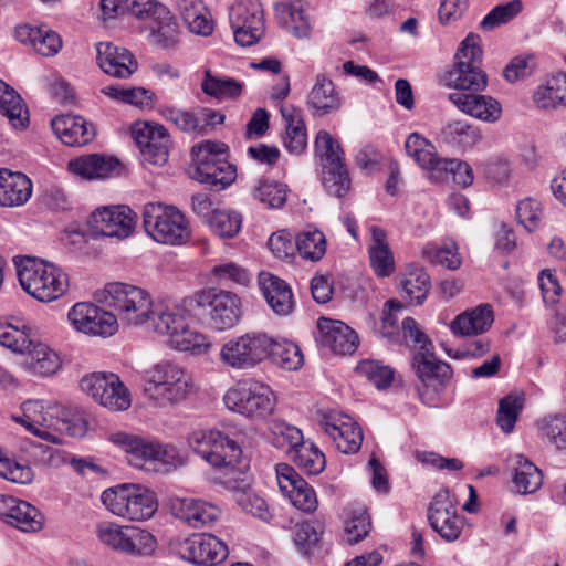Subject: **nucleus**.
Wrapping results in <instances>:
<instances>
[{
  "label": "nucleus",
  "mask_w": 566,
  "mask_h": 566,
  "mask_svg": "<svg viewBox=\"0 0 566 566\" xmlns=\"http://www.w3.org/2000/svg\"><path fill=\"white\" fill-rule=\"evenodd\" d=\"M482 91L452 92L448 99L463 114L485 123H495L502 115V107L497 99L481 94Z\"/></svg>",
  "instance_id": "22"
},
{
  "label": "nucleus",
  "mask_w": 566,
  "mask_h": 566,
  "mask_svg": "<svg viewBox=\"0 0 566 566\" xmlns=\"http://www.w3.org/2000/svg\"><path fill=\"white\" fill-rule=\"evenodd\" d=\"M51 126L56 137L72 147L87 145L96 135L93 124L82 116H56L52 119Z\"/></svg>",
  "instance_id": "27"
},
{
  "label": "nucleus",
  "mask_w": 566,
  "mask_h": 566,
  "mask_svg": "<svg viewBox=\"0 0 566 566\" xmlns=\"http://www.w3.org/2000/svg\"><path fill=\"white\" fill-rule=\"evenodd\" d=\"M157 548L156 537L147 530L132 525L124 554L135 557H147Z\"/></svg>",
  "instance_id": "56"
},
{
  "label": "nucleus",
  "mask_w": 566,
  "mask_h": 566,
  "mask_svg": "<svg viewBox=\"0 0 566 566\" xmlns=\"http://www.w3.org/2000/svg\"><path fill=\"white\" fill-rule=\"evenodd\" d=\"M523 9L521 0H512L493 8L480 22L482 30H493L501 24L507 23L515 18Z\"/></svg>",
  "instance_id": "63"
},
{
  "label": "nucleus",
  "mask_w": 566,
  "mask_h": 566,
  "mask_svg": "<svg viewBox=\"0 0 566 566\" xmlns=\"http://www.w3.org/2000/svg\"><path fill=\"white\" fill-rule=\"evenodd\" d=\"M252 195L264 206L279 209L286 201L287 186L274 180H261L252 190Z\"/></svg>",
  "instance_id": "55"
},
{
  "label": "nucleus",
  "mask_w": 566,
  "mask_h": 566,
  "mask_svg": "<svg viewBox=\"0 0 566 566\" xmlns=\"http://www.w3.org/2000/svg\"><path fill=\"white\" fill-rule=\"evenodd\" d=\"M428 520L432 528L447 542L459 538L463 521L457 514L455 502L448 490L439 491L428 509Z\"/></svg>",
  "instance_id": "19"
},
{
  "label": "nucleus",
  "mask_w": 566,
  "mask_h": 566,
  "mask_svg": "<svg viewBox=\"0 0 566 566\" xmlns=\"http://www.w3.org/2000/svg\"><path fill=\"white\" fill-rule=\"evenodd\" d=\"M185 460L184 453L175 446H161L157 442L156 457L154 458V464L150 470L155 473H167L181 467Z\"/></svg>",
  "instance_id": "62"
},
{
  "label": "nucleus",
  "mask_w": 566,
  "mask_h": 566,
  "mask_svg": "<svg viewBox=\"0 0 566 566\" xmlns=\"http://www.w3.org/2000/svg\"><path fill=\"white\" fill-rule=\"evenodd\" d=\"M32 337L30 328L24 324L13 325L0 321V345L12 352L23 354L30 347Z\"/></svg>",
  "instance_id": "50"
},
{
  "label": "nucleus",
  "mask_w": 566,
  "mask_h": 566,
  "mask_svg": "<svg viewBox=\"0 0 566 566\" xmlns=\"http://www.w3.org/2000/svg\"><path fill=\"white\" fill-rule=\"evenodd\" d=\"M281 115L285 122L284 146L290 154L301 155L307 146L306 126L302 111L293 105H282Z\"/></svg>",
  "instance_id": "34"
},
{
  "label": "nucleus",
  "mask_w": 566,
  "mask_h": 566,
  "mask_svg": "<svg viewBox=\"0 0 566 566\" xmlns=\"http://www.w3.org/2000/svg\"><path fill=\"white\" fill-rule=\"evenodd\" d=\"M422 256L430 263L440 264L452 271L459 269L462 263L454 242L444 243L443 245L427 243L422 249Z\"/></svg>",
  "instance_id": "51"
},
{
  "label": "nucleus",
  "mask_w": 566,
  "mask_h": 566,
  "mask_svg": "<svg viewBox=\"0 0 566 566\" xmlns=\"http://www.w3.org/2000/svg\"><path fill=\"white\" fill-rule=\"evenodd\" d=\"M149 321L157 334L168 336L169 346L176 350L202 355L211 347L208 336L190 328L186 312L179 306H157Z\"/></svg>",
  "instance_id": "3"
},
{
  "label": "nucleus",
  "mask_w": 566,
  "mask_h": 566,
  "mask_svg": "<svg viewBox=\"0 0 566 566\" xmlns=\"http://www.w3.org/2000/svg\"><path fill=\"white\" fill-rule=\"evenodd\" d=\"M482 54L480 36L470 33L455 53L452 67L444 72L443 85L454 88V92L484 91L488 77L480 67Z\"/></svg>",
  "instance_id": "4"
},
{
  "label": "nucleus",
  "mask_w": 566,
  "mask_h": 566,
  "mask_svg": "<svg viewBox=\"0 0 566 566\" xmlns=\"http://www.w3.org/2000/svg\"><path fill=\"white\" fill-rule=\"evenodd\" d=\"M158 112L165 120L175 125L179 130L201 135L198 108L185 111L172 106H163Z\"/></svg>",
  "instance_id": "59"
},
{
  "label": "nucleus",
  "mask_w": 566,
  "mask_h": 566,
  "mask_svg": "<svg viewBox=\"0 0 566 566\" xmlns=\"http://www.w3.org/2000/svg\"><path fill=\"white\" fill-rule=\"evenodd\" d=\"M317 329V342L335 354H353L358 346L356 332L340 321L321 317Z\"/></svg>",
  "instance_id": "23"
},
{
  "label": "nucleus",
  "mask_w": 566,
  "mask_h": 566,
  "mask_svg": "<svg viewBox=\"0 0 566 566\" xmlns=\"http://www.w3.org/2000/svg\"><path fill=\"white\" fill-rule=\"evenodd\" d=\"M276 480L280 491L293 503L302 492L312 486L286 463H279L275 467Z\"/></svg>",
  "instance_id": "47"
},
{
  "label": "nucleus",
  "mask_w": 566,
  "mask_h": 566,
  "mask_svg": "<svg viewBox=\"0 0 566 566\" xmlns=\"http://www.w3.org/2000/svg\"><path fill=\"white\" fill-rule=\"evenodd\" d=\"M405 149L421 168L436 177L444 158L438 156L436 146L429 139L419 133H411L406 139Z\"/></svg>",
  "instance_id": "36"
},
{
  "label": "nucleus",
  "mask_w": 566,
  "mask_h": 566,
  "mask_svg": "<svg viewBox=\"0 0 566 566\" xmlns=\"http://www.w3.org/2000/svg\"><path fill=\"white\" fill-rule=\"evenodd\" d=\"M229 20L241 46L255 44L264 34V13L259 0H238L229 10Z\"/></svg>",
  "instance_id": "15"
},
{
  "label": "nucleus",
  "mask_w": 566,
  "mask_h": 566,
  "mask_svg": "<svg viewBox=\"0 0 566 566\" xmlns=\"http://www.w3.org/2000/svg\"><path fill=\"white\" fill-rule=\"evenodd\" d=\"M440 136L443 143L462 149L472 148L482 139L478 126L461 119L447 123Z\"/></svg>",
  "instance_id": "42"
},
{
  "label": "nucleus",
  "mask_w": 566,
  "mask_h": 566,
  "mask_svg": "<svg viewBox=\"0 0 566 566\" xmlns=\"http://www.w3.org/2000/svg\"><path fill=\"white\" fill-rule=\"evenodd\" d=\"M101 500L111 513L129 521L149 520L158 509L155 493L134 483L106 489Z\"/></svg>",
  "instance_id": "7"
},
{
  "label": "nucleus",
  "mask_w": 566,
  "mask_h": 566,
  "mask_svg": "<svg viewBox=\"0 0 566 566\" xmlns=\"http://www.w3.org/2000/svg\"><path fill=\"white\" fill-rule=\"evenodd\" d=\"M105 302L116 321L128 326H139L150 319L153 301L149 293L138 286L114 282L106 285Z\"/></svg>",
  "instance_id": "8"
},
{
  "label": "nucleus",
  "mask_w": 566,
  "mask_h": 566,
  "mask_svg": "<svg viewBox=\"0 0 566 566\" xmlns=\"http://www.w3.org/2000/svg\"><path fill=\"white\" fill-rule=\"evenodd\" d=\"M412 369L424 387L446 385L452 377L449 364L436 358L432 349L418 350L413 354Z\"/></svg>",
  "instance_id": "28"
},
{
  "label": "nucleus",
  "mask_w": 566,
  "mask_h": 566,
  "mask_svg": "<svg viewBox=\"0 0 566 566\" xmlns=\"http://www.w3.org/2000/svg\"><path fill=\"white\" fill-rule=\"evenodd\" d=\"M269 358L273 364L286 370H297L304 363L301 348L293 342L272 337Z\"/></svg>",
  "instance_id": "44"
},
{
  "label": "nucleus",
  "mask_w": 566,
  "mask_h": 566,
  "mask_svg": "<svg viewBox=\"0 0 566 566\" xmlns=\"http://www.w3.org/2000/svg\"><path fill=\"white\" fill-rule=\"evenodd\" d=\"M368 254L370 266L377 276L387 277L394 273L395 258L387 242V233L377 226L370 227Z\"/></svg>",
  "instance_id": "33"
},
{
  "label": "nucleus",
  "mask_w": 566,
  "mask_h": 566,
  "mask_svg": "<svg viewBox=\"0 0 566 566\" xmlns=\"http://www.w3.org/2000/svg\"><path fill=\"white\" fill-rule=\"evenodd\" d=\"M208 224L220 238H233L241 230L242 216L233 210L216 209L209 217Z\"/></svg>",
  "instance_id": "54"
},
{
  "label": "nucleus",
  "mask_w": 566,
  "mask_h": 566,
  "mask_svg": "<svg viewBox=\"0 0 566 566\" xmlns=\"http://www.w3.org/2000/svg\"><path fill=\"white\" fill-rule=\"evenodd\" d=\"M132 525H119L114 522H102L96 527V536L108 548L124 554Z\"/></svg>",
  "instance_id": "52"
},
{
  "label": "nucleus",
  "mask_w": 566,
  "mask_h": 566,
  "mask_svg": "<svg viewBox=\"0 0 566 566\" xmlns=\"http://www.w3.org/2000/svg\"><path fill=\"white\" fill-rule=\"evenodd\" d=\"M319 427L332 439L338 451L345 454L359 451L364 436L361 428L350 416L331 410L323 415Z\"/></svg>",
  "instance_id": "17"
},
{
  "label": "nucleus",
  "mask_w": 566,
  "mask_h": 566,
  "mask_svg": "<svg viewBox=\"0 0 566 566\" xmlns=\"http://www.w3.org/2000/svg\"><path fill=\"white\" fill-rule=\"evenodd\" d=\"M356 370L378 389L388 388L395 376V370L390 366L384 365L380 360L375 359L361 360L357 365Z\"/></svg>",
  "instance_id": "57"
},
{
  "label": "nucleus",
  "mask_w": 566,
  "mask_h": 566,
  "mask_svg": "<svg viewBox=\"0 0 566 566\" xmlns=\"http://www.w3.org/2000/svg\"><path fill=\"white\" fill-rule=\"evenodd\" d=\"M132 136L139 146L170 144L168 130L160 124L140 122L132 127Z\"/></svg>",
  "instance_id": "61"
},
{
  "label": "nucleus",
  "mask_w": 566,
  "mask_h": 566,
  "mask_svg": "<svg viewBox=\"0 0 566 566\" xmlns=\"http://www.w3.org/2000/svg\"><path fill=\"white\" fill-rule=\"evenodd\" d=\"M293 462L307 474H319L326 464L325 455L314 444H302L298 446L291 453Z\"/></svg>",
  "instance_id": "53"
},
{
  "label": "nucleus",
  "mask_w": 566,
  "mask_h": 566,
  "mask_svg": "<svg viewBox=\"0 0 566 566\" xmlns=\"http://www.w3.org/2000/svg\"><path fill=\"white\" fill-rule=\"evenodd\" d=\"M2 180L1 207H20L29 201L33 186L27 175L4 168Z\"/></svg>",
  "instance_id": "35"
},
{
  "label": "nucleus",
  "mask_w": 566,
  "mask_h": 566,
  "mask_svg": "<svg viewBox=\"0 0 566 566\" xmlns=\"http://www.w3.org/2000/svg\"><path fill=\"white\" fill-rule=\"evenodd\" d=\"M136 214L126 206L96 209L90 217L93 232L103 237L125 239L134 229Z\"/></svg>",
  "instance_id": "20"
},
{
  "label": "nucleus",
  "mask_w": 566,
  "mask_h": 566,
  "mask_svg": "<svg viewBox=\"0 0 566 566\" xmlns=\"http://www.w3.org/2000/svg\"><path fill=\"white\" fill-rule=\"evenodd\" d=\"M534 102L541 108L566 106V74L558 73L549 77L535 91Z\"/></svg>",
  "instance_id": "45"
},
{
  "label": "nucleus",
  "mask_w": 566,
  "mask_h": 566,
  "mask_svg": "<svg viewBox=\"0 0 566 566\" xmlns=\"http://www.w3.org/2000/svg\"><path fill=\"white\" fill-rule=\"evenodd\" d=\"M172 552L180 558L197 566H216L222 563L229 552L227 545L211 534H192L170 543Z\"/></svg>",
  "instance_id": "13"
},
{
  "label": "nucleus",
  "mask_w": 566,
  "mask_h": 566,
  "mask_svg": "<svg viewBox=\"0 0 566 566\" xmlns=\"http://www.w3.org/2000/svg\"><path fill=\"white\" fill-rule=\"evenodd\" d=\"M67 319L76 331L90 335L112 336L118 328L114 314L88 302L73 305Z\"/></svg>",
  "instance_id": "18"
},
{
  "label": "nucleus",
  "mask_w": 566,
  "mask_h": 566,
  "mask_svg": "<svg viewBox=\"0 0 566 566\" xmlns=\"http://www.w3.org/2000/svg\"><path fill=\"white\" fill-rule=\"evenodd\" d=\"M143 226L156 242L167 245H182L191 238L186 216L175 206L149 202L143 209Z\"/></svg>",
  "instance_id": "6"
},
{
  "label": "nucleus",
  "mask_w": 566,
  "mask_h": 566,
  "mask_svg": "<svg viewBox=\"0 0 566 566\" xmlns=\"http://www.w3.org/2000/svg\"><path fill=\"white\" fill-rule=\"evenodd\" d=\"M507 467L513 472L512 483L517 493L532 494L542 486V471L523 454L511 455Z\"/></svg>",
  "instance_id": "32"
},
{
  "label": "nucleus",
  "mask_w": 566,
  "mask_h": 566,
  "mask_svg": "<svg viewBox=\"0 0 566 566\" xmlns=\"http://www.w3.org/2000/svg\"><path fill=\"white\" fill-rule=\"evenodd\" d=\"M276 12L286 29L296 38H307L311 33L308 18L300 3H282Z\"/></svg>",
  "instance_id": "46"
},
{
  "label": "nucleus",
  "mask_w": 566,
  "mask_h": 566,
  "mask_svg": "<svg viewBox=\"0 0 566 566\" xmlns=\"http://www.w3.org/2000/svg\"><path fill=\"white\" fill-rule=\"evenodd\" d=\"M228 409L251 418L269 416L275 406L272 389L258 380L243 379L229 388L223 397Z\"/></svg>",
  "instance_id": "10"
},
{
  "label": "nucleus",
  "mask_w": 566,
  "mask_h": 566,
  "mask_svg": "<svg viewBox=\"0 0 566 566\" xmlns=\"http://www.w3.org/2000/svg\"><path fill=\"white\" fill-rule=\"evenodd\" d=\"M544 216L542 203L534 198H525L516 205V219L528 232L538 228Z\"/></svg>",
  "instance_id": "64"
},
{
  "label": "nucleus",
  "mask_w": 566,
  "mask_h": 566,
  "mask_svg": "<svg viewBox=\"0 0 566 566\" xmlns=\"http://www.w3.org/2000/svg\"><path fill=\"white\" fill-rule=\"evenodd\" d=\"M400 285L415 304H421L431 287L429 275L421 269L408 272L401 280Z\"/></svg>",
  "instance_id": "58"
},
{
  "label": "nucleus",
  "mask_w": 566,
  "mask_h": 566,
  "mask_svg": "<svg viewBox=\"0 0 566 566\" xmlns=\"http://www.w3.org/2000/svg\"><path fill=\"white\" fill-rule=\"evenodd\" d=\"M228 146L221 142L206 140L191 149L195 170L192 178L214 190L229 187L237 177L235 167L228 161Z\"/></svg>",
  "instance_id": "5"
},
{
  "label": "nucleus",
  "mask_w": 566,
  "mask_h": 566,
  "mask_svg": "<svg viewBox=\"0 0 566 566\" xmlns=\"http://www.w3.org/2000/svg\"><path fill=\"white\" fill-rule=\"evenodd\" d=\"M0 112L15 129L29 124V111L21 96L9 84L0 80Z\"/></svg>",
  "instance_id": "40"
},
{
  "label": "nucleus",
  "mask_w": 566,
  "mask_h": 566,
  "mask_svg": "<svg viewBox=\"0 0 566 566\" xmlns=\"http://www.w3.org/2000/svg\"><path fill=\"white\" fill-rule=\"evenodd\" d=\"M80 387L83 392L109 410H126L130 406L129 391L115 374L92 373L85 375L80 381Z\"/></svg>",
  "instance_id": "14"
},
{
  "label": "nucleus",
  "mask_w": 566,
  "mask_h": 566,
  "mask_svg": "<svg viewBox=\"0 0 566 566\" xmlns=\"http://www.w3.org/2000/svg\"><path fill=\"white\" fill-rule=\"evenodd\" d=\"M119 166V161L113 157L98 154L82 156L70 161V169L86 179L107 178Z\"/></svg>",
  "instance_id": "39"
},
{
  "label": "nucleus",
  "mask_w": 566,
  "mask_h": 566,
  "mask_svg": "<svg viewBox=\"0 0 566 566\" xmlns=\"http://www.w3.org/2000/svg\"><path fill=\"white\" fill-rule=\"evenodd\" d=\"M170 510L176 518L192 528L208 526L220 516V510L217 506L193 497L171 499Z\"/></svg>",
  "instance_id": "24"
},
{
  "label": "nucleus",
  "mask_w": 566,
  "mask_h": 566,
  "mask_svg": "<svg viewBox=\"0 0 566 566\" xmlns=\"http://www.w3.org/2000/svg\"><path fill=\"white\" fill-rule=\"evenodd\" d=\"M193 302L203 315L207 326L213 331L231 329L241 318V301L232 292L202 290L193 295Z\"/></svg>",
  "instance_id": "9"
},
{
  "label": "nucleus",
  "mask_w": 566,
  "mask_h": 566,
  "mask_svg": "<svg viewBox=\"0 0 566 566\" xmlns=\"http://www.w3.org/2000/svg\"><path fill=\"white\" fill-rule=\"evenodd\" d=\"M493 311L491 305H479L472 311L458 315L450 327L454 334L469 336L486 332L493 323Z\"/></svg>",
  "instance_id": "37"
},
{
  "label": "nucleus",
  "mask_w": 566,
  "mask_h": 566,
  "mask_svg": "<svg viewBox=\"0 0 566 566\" xmlns=\"http://www.w3.org/2000/svg\"><path fill=\"white\" fill-rule=\"evenodd\" d=\"M146 28L150 31L153 43L161 49H171L178 43V24L167 8H159Z\"/></svg>",
  "instance_id": "41"
},
{
  "label": "nucleus",
  "mask_w": 566,
  "mask_h": 566,
  "mask_svg": "<svg viewBox=\"0 0 566 566\" xmlns=\"http://www.w3.org/2000/svg\"><path fill=\"white\" fill-rule=\"evenodd\" d=\"M108 440L128 454L129 463L140 470L151 472L156 457V441L126 431L112 432Z\"/></svg>",
  "instance_id": "25"
},
{
  "label": "nucleus",
  "mask_w": 566,
  "mask_h": 566,
  "mask_svg": "<svg viewBox=\"0 0 566 566\" xmlns=\"http://www.w3.org/2000/svg\"><path fill=\"white\" fill-rule=\"evenodd\" d=\"M21 287L40 302H52L65 294L69 275L60 266L32 256L14 259Z\"/></svg>",
  "instance_id": "1"
},
{
  "label": "nucleus",
  "mask_w": 566,
  "mask_h": 566,
  "mask_svg": "<svg viewBox=\"0 0 566 566\" xmlns=\"http://www.w3.org/2000/svg\"><path fill=\"white\" fill-rule=\"evenodd\" d=\"M175 3L190 32L203 36L212 33L213 22L201 0H175Z\"/></svg>",
  "instance_id": "38"
},
{
  "label": "nucleus",
  "mask_w": 566,
  "mask_h": 566,
  "mask_svg": "<svg viewBox=\"0 0 566 566\" xmlns=\"http://www.w3.org/2000/svg\"><path fill=\"white\" fill-rule=\"evenodd\" d=\"M188 443L216 468H234L241 460L242 449L238 442L218 430H197L190 434Z\"/></svg>",
  "instance_id": "12"
},
{
  "label": "nucleus",
  "mask_w": 566,
  "mask_h": 566,
  "mask_svg": "<svg viewBox=\"0 0 566 566\" xmlns=\"http://www.w3.org/2000/svg\"><path fill=\"white\" fill-rule=\"evenodd\" d=\"M22 355L21 366L35 376L54 375L62 366L59 354L34 337L31 339L30 347Z\"/></svg>",
  "instance_id": "29"
},
{
  "label": "nucleus",
  "mask_w": 566,
  "mask_h": 566,
  "mask_svg": "<svg viewBox=\"0 0 566 566\" xmlns=\"http://www.w3.org/2000/svg\"><path fill=\"white\" fill-rule=\"evenodd\" d=\"M260 290L272 311L286 316L294 308V297L290 285L276 275L261 272L259 275Z\"/></svg>",
  "instance_id": "30"
},
{
  "label": "nucleus",
  "mask_w": 566,
  "mask_h": 566,
  "mask_svg": "<svg viewBox=\"0 0 566 566\" xmlns=\"http://www.w3.org/2000/svg\"><path fill=\"white\" fill-rule=\"evenodd\" d=\"M296 250L306 260L318 261L326 252V239L317 229L301 231L295 238Z\"/></svg>",
  "instance_id": "48"
},
{
  "label": "nucleus",
  "mask_w": 566,
  "mask_h": 566,
  "mask_svg": "<svg viewBox=\"0 0 566 566\" xmlns=\"http://www.w3.org/2000/svg\"><path fill=\"white\" fill-rule=\"evenodd\" d=\"M306 104L314 116H323L337 112L342 107L343 101L333 81L324 74H318L308 92Z\"/></svg>",
  "instance_id": "31"
},
{
  "label": "nucleus",
  "mask_w": 566,
  "mask_h": 566,
  "mask_svg": "<svg viewBox=\"0 0 566 566\" xmlns=\"http://www.w3.org/2000/svg\"><path fill=\"white\" fill-rule=\"evenodd\" d=\"M0 518L27 533L39 532L44 525V516L35 506L4 494H0Z\"/></svg>",
  "instance_id": "21"
},
{
  "label": "nucleus",
  "mask_w": 566,
  "mask_h": 566,
  "mask_svg": "<svg viewBox=\"0 0 566 566\" xmlns=\"http://www.w3.org/2000/svg\"><path fill=\"white\" fill-rule=\"evenodd\" d=\"M192 389V377L177 363L163 360L145 371L144 392L159 407L179 403Z\"/></svg>",
  "instance_id": "2"
},
{
  "label": "nucleus",
  "mask_w": 566,
  "mask_h": 566,
  "mask_svg": "<svg viewBox=\"0 0 566 566\" xmlns=\"http://www.w3.org/2000/svg\"><path fill=\"white\" fill-rule=\"evenodd\" d=\"M97 64L108 75L127 78L136 72L138 64L133 54L109 42H101L96 45Z\"/></svg>",
  "instance_id": "26"
},
{
  "label": "nucleus",
  "mask_w": 566,
  "mask_h": 566,
  "mask_svg": "<svg viewBox=\"0 0 566 566\" xmlns=\"http://www.w3.org/2000/svg\"><path fill=\"white\" fill-rule=\"evenodd\" d=\"M314 146L315 155L321 159L322 167L344 163V151L328 132L319 130Z\"/></svg>",
  "instance_id": "60"
},
{
  "label": "nucleus",
  "mask_w": 566,
  "mask_h": 566,
  "mask_svg": "<svg viewBox=\"0 0 566 566\" xmlns=\"http://www.w3.org/2000/svg\"><path fill=\"white\" fill-rule=\"evenodd\" d=\"M322 184L329 195L344 197L350 189V178L345 163L323 166Z\"/></svg>",
  "instance_id": "49"
},
{
  "label": "nucleus",
  "mask_w": 566,
  "mask_h": 566,
  "mask_svg": "<svg viewBox=\"0 0 566 566\" xmlns=\"http://www.w3.org/2000/svg\"><path fill=\"white\" fill-rule=\"evenodd\" d=\"M272 336L264 332H248L227 340L220 349V360L227 367L244 370L269 358Z\"/></svg>",
  "instance_id": "11"
},
{
  "label": "nucleus",
  "mask_w": 566,
  "mask_h": 566,
  "mask_svg": "<svg viewBox=\"0 0 566 566\" xmlns=\"http://www.w3.org/2000/svg\"><path fill=\"white\" fill-rule=\"evenodd\" d=\"M62 409L56 405H44L39 400H28L22 405V415L13 416V420L34 436L55 443H62L57 436Z\"/></svg>",
  "instance_id": "16"
},
{
  "label": "nucleus",
  "mask_w": 566,
  "mask_h": 566,
  "mask_svg": "<svg viewBox=\"0 0 566 566\" xmlns=\"http://www.w3.org/2000/svg\"><path fill=\"white\" fill-rule=\"evenodd\" d=\"M200 87L206 95L216 99H235L242 94L244 83L206 70Z\"/></svg>",
  "instance_id": "43"
}]
</instances>
